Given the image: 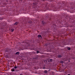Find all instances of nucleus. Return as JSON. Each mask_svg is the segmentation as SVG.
Returning a JSON list of instances; mask_svg holds the SVG:
<instances>
[{
  "instance_id": "obj_1",
  "label": "nucleus",
  "mask_w": 75,
  "mask_h": 75,
  "mask_svg": "<svg viewBox=\"0 0 75 75\" xmlns=\"http://www.w3.org/2000/svg\"><path fill=\"white\" fill-rule=\"evenodd\" d=\"M38 38H40V37L41 38H42V37H41V35H38Z\"/></svg>"
},
{
  "instance_id": "obj_2",
  "label": "nucleus",
  "mask_w": 75,
  "mask_h": 75,
  "mask_svg": "<svg viewBox=\"0 0 75 75\" xmlns=\"http://www.w3.org/2000/svg\"><path fill=\"white\" fill-rule=\"evenodd\" d=\"M16 55H19L20 52H17L16 53Z\"/></svg>"
},
{
  "instance_id": "obj_3",
  "label": "nucleus",
  "mask_w": 75,
  "mask_h": 75,
  "mask_svg": "<svg viewBox=\"0 0 75 75\" xmlns=\"http://www.w3.org/2000/svg\"><path fill=\"white\" fill-rule=\"evenodd\" d=\"M11 71L13 72H14V68L12 69H11Z\"/></svg>"
},
{
  "instance_id": "obj_4",
  "label": "nucleus",
  "mask_w": 75,
  "mask_h": 75,
  "mask_svg": "<svg viewBox=\"0 0 75 75\" xmlns=\"http://www.w3.org/2000/svg\"><path fill=\"white\" fill-rule=\"evenodd\" d=\"M42 24H45V23L44 22V21H42Z\"/></svg>"
},
{
  "instance_id": "obj_5",
  "label": "nucleus",
  "mask_w": 75,
  "mask_h": 75,
  "mask_svg": "<svg viewBox=\"0 0 75 75\" xmlns=\"http://www.w3.org/2000/svg\"><path fill=\"white\" fill-rule=\"evenodd\" d=\"M44 72L45 73H47V70H45Z\"/></svg>"
},
{
  "instance_id": "obj_6",
  "label": "nucleus",
  "mask_w": 75,
  "mask_h": 75,
  "mask_svg": "<svg viewBox=\"0 0 75 75\" xmlns=\"http://www.w3.org/2000/svg\"><path fill=\"white\" fill-rule=\"evenodd\" d=\"M14 29H12L11 30V32H13V31H14Z\"/></svg>"
},
{
  "instance_id": "obj_7",
  "label": "nucleus",
  "mask_w": 75,
  "mask_h": 75,
  "mask_svg": "<svg viewBox=\"0 0 75 75\" xmlns=\"http://www.w3.org/2000/svg\"><path fill=\"white\" fill-rule=\"evenodd\" d=\"M18 23V22H16L15 23H14V24H17Z\"/></svg>"
},
{
  "instance_id": "obj_8",
  "label": "nucleus",
  "mask_w": 75,
  "mask_h": 75,
  "mask_svg": "<svg viewBox=\"0 0 75 75\" xmlns=\"http://www.w3.org/2000/svg\"><path fill=\"white\" fill-rule=\"evenodd\" d=\"M67 49L68 50H71V48H70V47H68L67 48Z\"/></svg>"
},
{
  "instance_id": "obj_9",
  "label": "nucleus",
  "mask_w": 75,
  "mask_h": 75,
  "mask_svg": "<svg viewBox=\"0 0 75 75\" xmlns=\"http://www.w3.org/2000/svg\"><path fill=\"white\" fill-rule=\"evenodd\" d=\"M37 54H38L40 52L38 51H37Z\"/></svg>"
},
{
  "instance_id": "obj_10",
  "label": "nucleus",
  "mask_w": 75,
  "mask_h": 75,
  "mask_svg": "<svg viewBox=\"0 0 75 75\" xmlns=\"http://www.w3.org/2000/svg\"><path fill=\"white\" fill-rule=\"evenodd\" d=\"M50 62H52V59H50Z\"/></svg>"
},
{
  "instance_id": "obj_11",
  "label": "nucleus",
  "mask_w": 75,
  "mask_h": 75,
  "mask_svg": "<svg viewBox=\"0 0 75 75\" xmlns=\"http://www.w3.org/2000/svg\"><path fill=\"white\" fill-rule=\"evenodd\" d=\"M14 68H15V69L17 68V67L16 66H15L14 67Z\"/></svg>"
},
{
  "instance_id": "obj_12",
  "label": "nucleus",
  "mask_w": 75,
  "mask_h": 75,
  "mask_svg": "<svg viewBox=\"0 0 75 75\" xmlns=\"http://www.w3.org/2000/svg\"><path fill=\"white\" fill-rule=\"evenodd\" d=\"M59 57H61V56L60 55H59Z\"/></svg>"
},
{
  "instance_id": "obj_13",
  "label": "nucleus",
  "mask_w": 75,
  "mask_h": 75,
  "mask_svg": "<svg viewBox=\"0 0 75 75\" xmlns=\"http://www.w3.org/2000/svg\"><path fill=\"white\" fill-rule=\"evenodd\" d=\"M43 69H45V67H43Z\"/></svg>"
},
{
  "instance_id": "obj_14",
  "label": "nucleus",
  "mask_w": 75,
  "mask_h": 75,
  "mask_svg": "<svg viewBox=\"0 0 75 75\" xmlns=\"http://www.w3.org/2000/svg\"><path fill=\"white\" fill-rule=\"evenodd\" d=\"M70 62V61H69V62Z\"/></svg>"
}]
</instances>
